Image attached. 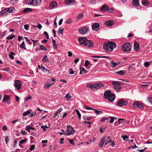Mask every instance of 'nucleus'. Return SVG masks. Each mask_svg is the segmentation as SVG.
Returning <instances> with one entry per match:
<instances>
[{"label":"nucleus","instance_id":"dca6fc26","mask_svg":"<svg viewBox=\"0 0 152 152\" xmlns=\"http://www.w3.org/2000/svg\"><path fill=\"white\" fill-rule=\"evenodd\" d=\"M107 137L106 136L104 137L102 139L100 140V142L99 143V147H102L103 145L104 142L106 141L105 138Z\"/></svg>","mask_w":152,"mask_h":152},{"label":"nucleus","instance_id":"0eeeda50","mask_svg":"<svg viewBox=\"0 0 152 152\" xmlns=\"http://www.w3.org/2000/svg\"><path fill=\"white\" fill-rule=\"evenodd\" d=\"M78 31L81 34H85L89 31V29L88 27L83 26L80 28Z\"/></svg>","mask_w":152,"mask_h":152},{"label":"nucleus","instance_id":"7c9ffc66","mask_svg":"<svg viewBox=\"0 0 152 152\" xmlns=\"http://www.w3.org/2000/svg\"><path fill=\"white\" fill-rule=\"evenodd\" d=\"M32 11V9L30 8H26L23 11V12L24 13H26L28 12Z\"/></svg>","mask_w":152,"mask_h":152},{"label":"nucleus","instance_id":"c9c22d12","mask_svg":"<svg viewBox=\"0 0 152 152\" xmlns=\"http://www.w3.org/2000/svg\"><path fill=\"white\" fill-rule=\"evenodd\" d=\"M121 88V87L120 86H114L113 87L114 88L115 90L117 91H119L120 90Z\"/></svg>","mask_w":152,"mask_h":152},{"label":"nucleus","instance_id":"bb28decb","mask_svg":"<svg viewBox=\"0 0 152 152\" xmlns=\"http://www.w3.org/2000/svg\"><path fill=\"white\" fill-rule=\"evenodd\" d=\"M115 72L117 74L122 75H124L126 73V71L123 70H120L118 72Z\"/></svg>","mask_w":152,"mask_h":152},{"label":"nucleus","instance_id":"052dcab7","mask_svg":"<svg viewBox=\"0 0 152 152\" xmlns=\"http://www.w3.org/2000/svg\"><path fill=\"white\" fill-rule=\"evenodd\" d=\"M72 20L71 19H68V20H67L66 22V23H67V24H70V23L72 22Z\"/></svg>","mask_w":152,"mask_h":152},{"label":"nucleus","instance_id":"49530a36","mask_svg":"<svg viewBox=\"0 0 152 152\" xmlns=\"http://www.w3.org/2000/svg\"><path fill=\"white\" fill-rule=\"evenodd\" d=\"M9 140V137L6 136L5 138V141L6 144H7L8 143Z\"/></svg>","mask_w":152,"mask_h":152},{"label":"nucleus","instance_id":"de8ad7c7","mask_svg":"<svg viewBox=\"0 0 152 152\" xmlns=\"http://www.w3.org/2000/svg\"><path fill=\"white\" fill-rule=\"evenodd\" d=\"M66 98L67 99V100H69L71 98V96H70V94H67L65 96Z\"/></svg>","mask_w":152,"mask_h":152},{"label":"nucleus","instance_id":"4c0bfd02","mask_svg":"<svg viewBox=\"0 0 152 152\" xmlns=\"http://www.w3.org/2000/svg\"><path fill=\"white\" fill-rule=\"evenodd\" d=\"M94 111V112L95 113H96L97 115H100L102 113V111H99L96 109H94L93 110Z\"/></svg>","mask_w":152,"mask_h":152},{"label":"nucleus","instance_id":"a19ab883","mask_svg":"<svg viewBox=\"0 0 152 152\" xmlns=\"http://www.w3.org/2000/svg\"><path fill=\"white\" fill-rule=\"evenodd\" d=\"M150 65V62L146 61L144 64V66L146 67H148Z\"/></svg>","mask_w":152,"mask_h":152},{"label":"nucleus","instance_id":"a878e982","mask_svg":"<svg viewBox=\"0 0 152 152\" xmlns=\"http://www.w3.org/2000/svg\"><path fill=\"white\" fill-rule=\"evenodd\" d=\"M62 110V108H59L57 111H56V112L55 113V115L52 116V117L53 118H55L56 117L58 114L59 113H61V111Z\"/></svg>","mask_w":152,"mask_h":152},{"label":"nucleus","instance_id":"6e6d98bb","mask_svg":"<svg viewBox=\"0 0 152 152\" xmlns=\"http://www.w3.org/2000/svg\"><path fill=\"white\" fill-rule=\"evenodd\" d=\"M27 140L25 138L24 140H21L20 142V144H22L26 140Z\"/></svg>","mask_w":152,"mask_h":152},{"label":"nucleus","instance_id":"8fccbe9b","mask_svg":"<svg viewBox=\"0 0 152 152\" xmlns=\"http://www.w3.org/2000/svg\"><path fill=\"white\" fill-rule=\"evenodd\" d=\"M84 107L87 110H93L94 108L89 107L86 105H84Z\"/></svg>","mask_w":152,"mask_h":152},{"label":"nucleus","instance_id":"5fc2aeb1","mask_svg":"<svg viewBox=\"0 0 152 152\" xmlns=\"http://www.w3.org/2000/svg\"><path fill=\"white\" fill-rule=\"evenodd\" d=\"M76 112L77 113V115L78 116L79 119H80L81 115L80 112H79V111L77 110L76 111Z\"/></svg>","mask_w":152,"mask_h":152},{"label":"nucleus","instance_id":"13d9d810","mask_svg":"<svg viewBox=\"0 0 152 152\" xmlns=\"http://www.w3.org/2000/svg\"><path fill=\"white\" fill-rule=\"evenodd\" d=\"M69 72L70 74H74L75 72L72 69H69Z\"/></svg>","mask_w":152,"mask_h":152},{"label":"nucleus","instance_id":"2f4dec72","mask_svg":"<svg viewBox=\"0 0 152 152\" xmlns=\"http://www.w3.org/2000/svg\"><path fill=\"white\" fill-rule=\"evenodd\" d=\"M83 17V13H80L79 14L77 18V20L79 21Z\"/></svg>","mask_w":152,"mask_h":152},{"label":"nucleus","instance_id":"2eb2a0df","mask_svg":"<svg viewBox=\"0 0 152 152\" xmlns=\"http://www.w3.org/2000/svg\"><path fill=\"white\" fill-rule=\"evenodd\" d=\"M93 44L91 41L87 40L84 45L88 47H91L93 46Z\"/></svg>","mask_w":152,"mask_h":152},{"label":"nucleus","instance_id":"f03ea898","mask_svg":"<svg viewBox=\"0 0 152 152\" xmlns=\"http://www.w3.org/2000/svg\"><path fill=\"white\" fill-rule=\"evenodd\" d=\"M104 97L105 99H108L110 102L113 101L115 99V95L112 94L109 91L105 92L104 94Z\"/></svg>","mask_w":152,"mask_h":152},{"label":"nucleus","instance_id":"39448f33","mask_svg":"<svg viewBox=\"0 0 152 152\" xmlns=\"http://www.w3.org/2000/svg\"><path fill=\"white\" fill-rule=\"evenodd\" d=\"M67 135H70L74 134L75 131L74 129L71 126H67Z\"/></svg>","mask_w":152,"mask_h":152},{"label":"nucleus","instance_id":"5701e85b","mask_svg":"<svg viewBox=\"0 0 152 152\" xmlns=\"http://www.w3.org/2000/svg\"><path fill=\"white\" fill-rule=\"evenodd\" d=\"M120 62H114L113 61H110L111 64V66L112 68H114L117 65L120 63Z\"/></svg>","mask_w":152,"mask_h":152},{"label":"nucleus","instance_id":"0e129e2a","mask_svg":"<svg viewBox=\"0 0 152 152\" xmlns=\"http://www.w3.org/2000/svg\"><path fill=\"white\" fill-rule=\"evenodd\" d=\"M35 147V146L34 145H32L31 146V147L30 148V149L31 151L33 150Z\"/></svg>","mask_w":152,"mask_h":152},{"label":"nucleus","instance_id":"4be33fe9","mask_svg":"<svg viewBox=\"0 0 152 152\" xmlns=\"http://www.w3.org/2000/svg\"><path fill=\"white\" fill-rule=\"evenodd\" d=\"M114 24L113 21V20H109L105 22V24L106 26H111Z\"/></svg>","mask_w":152,"mask_h":152},{"label":"nucleus","instance_id":"79ce46f5","mask_svg":"<svg viewBox=\"0 0 152 152\" xmlns=\"http://www.w3.org/2000/svg\"><path fill=\"white\" fill-rule=\"evenodd\" d=\"M20 47L21 48L24 49L25 50L26 49V48L25 47L24 42V41L20 45Z\"/></svg>","mask_w":152,"mask_h":152},{"label":"nucleus","instance_id":"a211bd4d","mask_svg":"<svg viewBox=\"0 0 152 152\" xmlns=\"http://www.w3.org/2000/svg\"><path fill=\"white\" fill-rule=\"evenodd\" d=\"M37 69H41L42 71L44 72H48V74L50 73V71L49 70L45 68L43 66H38Z\"/></svg>","mask_w":152,"mask_h":152},{"label":"nucleus","instance_id":"9d476101","mask_svg":"<svg viewBox=\"0 0 152 152\" xmlns=\"http://www.w3.org/2000/svg\"><path fill=\"white\" fill-rule=\"evenodd\" d=\"M133 107L134 108H139L141 109L142 107V104H140L138 102H135L133 104Z\"/></svg>","mask_w":152,"mask_h":152},{"label":"nucleus","instance_id":"1a4fd4ad","mask_svg":"<svg viewBox=\"0 0 152 152\" xmlns=\"http://www.w3.org/2000/svg\"><path fill=\"white\" fill-rule=\"evenodd\" d=\"M127 104V102L125 100L121 99L117 103V105L120 106H122L126 105Z\"/></svg>","mask_w":152,"mask_h":152},{"label":"nucleus","instance_id":"774afa93","mask_svg":"<svg viewBox=\"0 0 152 152\" xmlns=\"http://www.w3.org/2000/svg\"><path fill=\"white\" fill-rule=\"evenodd\" d=\"M7 127L5 126H4L2 128V129L4 131H6L7 130Z\"/></svg>","mask_w":152,"mask_h":152},{"label":"nucleus","instance_id":"58836bf2","mask_svg":"<svg viewBox=\"0 0 152 152\" xmlns=\"http://www.w3.org/2000/svg\"><path fill=\"white\" fill-rule=\"evenodd\" d=\"M15 54L12 52H11L10 53L9 57L10 58L12 59H13L14 58L13 55H15Z\"/></svg>","mask_w":152,"mask_h":152},{"label":"nucleus","instance_id":"ea45409f","mask_svg":"<svg viewBox=\"0 0 152 152\" xmlns=\"http://www.w3.org/2000/svg\"><path fill=\"white\" fill-rule=\"evenodd\" d=\"M109 118L111 119L110 121V123H113L114 118L115 119H117V118H116L111 116L109 117Z\"/></svg>","mask_w":152,"mask_h":152},{"label":"nucleus","instance_id":"c03bdc74","mask_svg":"<svg viewBox=\"0 0 152 152\" xmlns=\"http://www.w3.org/2000/svg\"><path fill=\"white\" fill-rule=\"evenodd\" d=\"M15 37V36L14 35H13L12 36H8L6 38V39H12L13 38Z\"/></svg>","mask_w":152,"mask_h":152},{"label":"nucleus","instance_id":"f257e3e1","mask_svg":"<svg viewBox=\"0 0 152 152\" xmlns=\"http://www.w3.org/2000/svg\"><path fill=\"white\" fill-rule=\"evenodd\" d=\"M116 47V45L113 42H110L104 43L103 45L104 48L107 51H112Z\"/></svg>","mask_w":152,"mask_h":152},{"label":"nucleus","instance_id":"6ab92c4d","mask_svg":"<svg viewBox=\"0 0 152 152\" xmlns=\"http://www.w3.org/2000/svg\"><path fill=\"white\" fill-rule=\"evenodd\" d=\"M132 4L134 7H137L139 5L138 0H132Z\"/></svg>","mask_w":152,"mask_h":152},{"label":"nucleus","instance_id":"3c124183","mask_svg":"<svg viewBox=\"0 0 152 152\" xmlns=\"http://www.w3.org/2000/svg\"><path fill=\"white\" fill-rule=\"evenodd\" d=\"M124 121V119H119L118 120V124H121L123 123L124 122L123 121Z\"/></svg>","mask_w":152,"mask_h":152},{"label":"nucleus","instance_id":"e2e57ef3","mask_svg":"<svg viewBox=\"0 0 152 152\" xmlns=\"http://www.w3.org/2000/svg\"><path fill=\"white\" fill-rule=\"evenodd\" d=\"M21 133L23 135H26L27 134V133L24 130H22Z\"/></svg>","mask_w":152,"mask_h":152},{"label":"nucleus","instance_id":"a18cd8bd","mask_svg":"<svg viewBox=\"0 0 152 152\" xmlns=\"http://www.w3.org/2000/svg\"><path fill=\"white\" fill-rule=\"evenodd\" d=\"M80 70L81 71L83 72L84 73L86 74L87 73V71L85 70L84 68H81L80 67Z\"/></svg>","mask_w":152,"mask_h":152},{"label":"nucleus","instance_id":"b1692460","mask_svg":"<svg viewBox=\"0 0 152 152\" xmlns=\"http://www.w3.org/2000/svg\"><path fill=\"white\" fill-rule=\"evenodd\" d=\"M134 49L136 51H137L139 49V46L138 42H135L134 44Z\"/></svg>","mask_w":152,"mask_h":152},{"label":"nucleus","instance_id":"20e7f679","mask_svg":"<svg viewBox=\"0 0 152 152\" xmlns=\"http://www.w3.org/2000/svg\"><path fill=\"white\" fill-rule=\"evenodd\" d=\"M103 86V85L102 83L93 84L90 86L89 87L92 90L98 89Z\"/></svg>","mask_w":152,"mask_h":152},{"label":"nucleus","instance_id":"338daca9","mask_svg":"<svg viewBox=\"0 0 152 152\" xmlns=\"http://www.w3.org/2000/svg\"><path fill=\"white\" fill-rule=\"evenodd\" d=\"M69 142L72 145H75V143L74 141L72 140H69Z\"/></svg>","mask_w":152,"mask_h":152},{"label":"nucleus","instance_id":"412c9836","mask_svg":"<svg viewBox=\"0 0 152 152\" xmlns=\"http://www.w3.org/2000/svg\"><path fill=\"white\" fill-rule=\"evenodd\" d=\"M8 13H13L15 12V9L13 7L7 8Z\"/></svg>","mask_w":152,"mask_h":152},{"label":"nucleus","instance_id":"4468645a","mask_svg":"<svg viewBox=\"0 0 152 152\" xmlns=\"http://www.w3.org/2000/svg\"><path fill=\"white\" fill-rule=\"evenodd\" d=\"M150 3L148 0H143V6L149 7L150 6Z\"/></svg>","mask_w":152,"mask_h":152},{"label":"nucleus","instance_id":"6e6552de","mask_svg":"<svg viewBox=\"0 0 152 152\" xmlns=\"http://www.w3.org/2000/svg\"><path fill=\"white\" fill-rule=\"evenodd\" d=\"M78 39L80 45L83 44L84 45L86 42L87 41V39L86 37H80Z\"/></svg>","mask_w":152,"mask_h":152},{"label":"nucleus","instance_id":"680f3d73","mask_svg":"<svg viewBox=\"0 0 152 152\" xmlns=\"http://www.w3.org/2000/svg\"><path fill=\"white\" fill-rule=\"evenodd\" d=\"M37 28H39V29H41L42 27L41 25L39 23H38V25L37 26Z\"/></svg>","mask_w":152,"mask_h":152},{"label":"nucleus","instance_id":"473e14b6","mask_svg":"<svg viewBox=\"0 0 152 152\" xmlns=\"http://www.w3.org/2000/svg\"><path fill=\"white\" fill-rule=\"evenodd\" d=\"M34 4L35 5V6H36L40 4L41 0H34Z\"/></svg>","mask_w":152,"mask_h":152},{"label":"nucleus","instance_id":"9b49d317","mask_svg":"<svg viewBox=\"0 0 152 152\" xmlns=\"http://www.w3.org/2000/svg\"><path fill=\"white\" fill-rule=\"evenodd\" d=\"M57 6V3L56 2L53 1L50 3L49 8L50 9H52L56 8Z\"/></svg>","mask_w":152,"mask_h":152},{"label":"nucleus","instance_id":"f704fd0d","mask_svg":"<svg viewBox=\"0 0 152 152\" xmlns=\"http://www.w3.org/2000/svg\"><path fill=\"white\" fill-rule=\"evenodd\" d=\"M32 0H26V2L28 5H32L33 2Z\"/></svg>","mask_w":152,"mask_h":152},{"label":"nucleus","instance_id":"4d7b16f0","mask_svg":"<svg viewBox=\"0 0 152 152\" xmlns=\"http://www.w3.org/2000/svg\"><path fill=\"white\" fill-rule=\"evenodd\" d=\"M44 34L46 36V38L47 39H49V37L48 33L46 31H44Z\"/></svg>","mask_w":152,"mask_h":152},{"label":"nucleus","instance_id":"c756f323","mask_svg":"<svg viewBox=\"0 0 152 152\" xmlns=\"http://www.w3.org/2000/svg\"><path fill=\"white\" fill-rule=\"evenodd\" d=\"M42 61L46 62H48L49 61V59L46 55H45L42 59Z\"/></svg>","mask_w":152,"mask_h":152},{"label":"nucleus","instance_id":"ddd939ff","mask_svg":"<svg viewBox=\"0 0 152 152\" xmlns=\"http://www.w3.org/2000/svg\"><path fill=\"white\" fill-rule=\"evenodd\" d=\"M65 3L68 5H72L75 4V2L74 0H65Z\"/></svg>","mask_w":152,"mask_h":152},{"label":"nucleus","instance_id":"f8f14e48","mask_svg":"<svg viewBox=\"0 0 152 152\" xmlns=\"http://www.w3.org/2000/svg\"><path fill=\"white\" fill-rule=\"evenodd\" d=\"M92 29L94 31H97L99 28V25L98 23H94L92 26Z\"/></svg>","mask_w":152,"mask_h":152},{"label":"nucleus","instance_id":"37998d69","mask_svg":"<svg viewBox=\"0 0 152 152\" xmlns=\"http://www.w3.org/2000/svg\"><path fill=\"white\" fill-rule=\"evenodd\" d=\"M64 30V29H62L61 27H60L58 31V34H62Z\"/></svg>","mask_w":152,"mask_h":152},{"label":"nucleus","instance_id":"423d86ee","mask_svg":"<svg viewBox=\"0 0 152 152\" xmlns=\"http://www.w3.org/2000/svg\"><path fill=\"white\" fill-rule=\"evenodd\" d=\"M14 86L17 90H19L22 87V84L21 81L18 80H15L14 82Z\"/></svg>","mask_w":152,"mask_h":152},{"label":"nucleus","instance_id":"f3484780","mask_svg":"<svg viewBox=\"0 0 152 152\" xmlns=\"http://www.w3.org/2000/svg\"><path fill=\"white\" fill-rule=\"evenodd\" d=\"M7 15H8V12L6 8L2 10L0 12V15L1 16H4Z\"/></svg>","mask_w":152,"mask_h":152},{"label":"nucleus","instance_id":"603ef678","mask_svg":"<svg viewBox=\"0 0 152 152\" xmlns=\"http://www.w3.org/2000/svg\"><path fill=\"white\" fill-rule=\"evenodd\" d=\"M24 28L26 30H28L29 29V25L28 24H25L24 25Z\"/></svg>","mask_w":152,"mask_h":152},{"label":"nucleus","instance_id":"e433bc0d","mask_svg":"<svg viewBox=\"0 0 152 152\" xmlns=\"http://www.w3.org/2000/svg\"><path fill=\"white\" fill-rule=\"evenodd\" d=\"M28 110L24 112L23 113V115L24 116L27 115L30 113V110Z\"/></svg>","mask_w":152,"mask_h":152},{"label":"nucleus","instance_id":"aec40b11","mask_svg":"<svg viewBox=\"0 0 152 152\" xmlns=\"http://www.w3.org/2000/svg\"><path fill=\"white\" fill-rule=\"evenodd\" d=\"M10 100V99L8 96L7 95H5L4 97V98L3 100V101L9 104H10V103H8V102Z\"/></svg>","mask_w":152,"mask_h":152},{"label":"nucleus","instance_id":"bf43d9fd","mask_svg":"<svg viewBox=\"0 0 152 152\" xmlns=\"http://www.w3.org/2000/svg\"><path fill=\"white\" fill-rule=\"evenodd\" d=\"M108 118H102L101 120V121H102V122H104L106 120H108Z\"/></svg>","mask_w":152,"mask_h":152},{"label":"nucleus","instance_id":"69168bd1","mask_svg":"<svg viewBox=\"0 0 152 152\" xmlns=\"http://www.w3.org/2000/svg\"><path fill=\"white\" fill-rule=\"evenodd\" d=\"M89 64V62L88 61H86L85 63V66L86 67L88 66Z\"/></svg>","mask_w":152,"mask_h":152},{"label":"nucleus","instance_id":"09e8293b","mask_svg":"<svg viewBox=\"0 0 152 152\" xmlns=\"http://www.w3.org/2000/svg\"><path fill=\"white\" fill-rule=\"evenodd\" d=\"M40 49L42 50H47V49L45 48V47L43 45H41L40 46Z\"/></svg>","mask_w":152,"mask_h":152},{"label":"nucleus","instance_id":"72a5a7b5","mask_svg":"<svg viewBox=\"0 0 152 152\" xmlns=\"http://www.w3.org/2000/svg\"><path fill=\"white\" fill-rule=\"evenodd\" d=\"M26 129L27 131L30 132L31 129L34 130V128L31 126H27L26 127Z\"/></svg>","mask_w":152,"mask_h":152},{"label":"nucleus","instance_id":"c85d7f7f","mask_svg":"<svg viewBox=\"0 0 152 152\" xmlns=\"http://www.w3.org/2000/svg\"><path fill=\"white\" fill-rule=\"evenodd\" d=\"M54 84V83H53L52 84H51L50 83L48 82H47L44 85V87L45 88H48L51 86L52 85H53Z\"/></svg>","mask_w":152,"mask_h":152},{"label":"nucleus","instance_id":"393cba45","mask_svg":"<svg viewBox=\"0 0 152 152\" xmlns=\"http://www.w3.org/2000/svg\"><path fill=\"white\" fill-rule=\"evenodd\" d=\"M108 6L107 5H103L102 7L101 8V10L102 12H105L107 11L108 10Z\"/></svg>","mask_w":152,"mask_h":152},{"label":"nucleus","instance_id":"864d4df0","mask_svg":"<svg viewBox=\"0 0 152 152\" xmlns=\"http://www.w3.org/2000/svg\"><path fill=\"white\" fill-rule=\"evenodd\" d=\"M107 11L111 13H113V10L112 8L108 7V10H107Z\"/></svg>","mask_w":152,"mask_h":152},{"label":"nucleus","instance_id":"cd10ccee","mask_svg":"<svg viewBox=\"0 0 152 152\" xmlns=\"http://www.w3.org/2000/svg\"><path fill=\"white\" fill-rule=\"evenodd\" d=\"M112 84L114 85V86H120L122 83L119 82L114 81L112 82Z\"/></svg>","mask_w":152,"mask_h":152},{"label":"nucleus","instance_id":"7ed1b4c3","mask_svg":"<svg viewBox=\"0 0 152 152\" xmlns=\"http://www.w3.org/2000/svg\"><path fill=\"white\" fill-rule=\"evenodd\" d=\"M131 49V45L129 42L126 43L122 46V50L124 52H129Z\"/></svg>","mask_w":152,"mask_h":152}]
</instances>
